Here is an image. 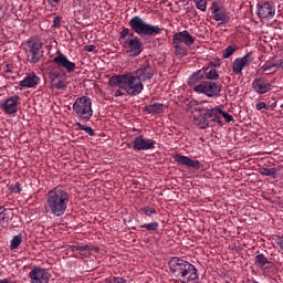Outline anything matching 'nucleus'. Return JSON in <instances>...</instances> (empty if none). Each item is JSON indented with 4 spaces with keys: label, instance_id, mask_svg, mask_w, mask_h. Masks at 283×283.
Instances as JSON below:
<instances>
[{
    "label": "nucleus",
    "instance_id": "nucleus-1",
    "mask_svg": "<svg viewBox=\"0 0 283 283\" xmlns=\"http://www.w3.org/2000/svg\"><path fill=\"white\" fill-rule=\"evenodd\" d=\"M67 205H70V192L61 186L49 190L45 195L46 213H50L55 218L65 216Z\"/></svg>",
    "mask_w": 283,
    "mask_h": 283
},
{
    "label": "nucleus",
    "instance_id": "nucleus-2",
    "mask_svg": "<svg viewBox=\"0 0 283 283\" xmlns=\"http://www.w3.org/2000/svg\"><path fill=\"white\" fill-rule=\"evenodd\" d=\"M168 264L172 275L175 277H182L185 283H198V280H200L196 265L180 258L170 259Z\"/></svg>",
    "mask_w": 283,
    "mask_h": 283
},
{
    "label": "nucleus",
    "instance_id": "nucleus-3",
    "mask_svg": "<svg viewBox=\"0 0 283 283\" xmlns=\"http://www.w3.org/2000/svg\"><path fill=\"white\" fill-rule=\"evenodd\" d=\"M109 85L125 90L129 96H138L145 90L143 82L134 73L113 76L109 80Z\"/></svg>",
    "mask_w": 283,
    "mask_h": 283
},
{
    "label": "nucleus",
    "instance_id": "nucleus-4",
    "mask_svg": "<svg viewBox=\"0 0 283 283\" xmlns=\"http://www.w3.org/2000/svg\"><path fill=\"white\" fill-rule=\"evenodd\" d=\"M128 25L132 28L135 34H138V36L142 38L156 36L163 32L160 27L147 23V21L138 15L133 17L129 20Z\"/></svg>",
    "mask_w": 283,
    "mask_h": 283
},
{
    "label": "nucleus",
    "instance_id": "nucleus-5",
    "mask_svg": "<svg viewBox=\"0 0 283 283\" xmlns=\"http://www.w3.org/2000/svg\"><path fill=\"white\" fill-rule=\"evenodd\" d=\"M73 112L78 120L82 123H90V119L94 116L92 98L87 96L77 97L73 104Z\"/></svg>",
    "mask_w": 283,
    "mask_h": 283
},
{
    "label": "nucleus",
    "instance_id": "nucleus-6",
    "mask_svg": "<svg viewBox=\"0 0 283 283\" xmlns=\"http://www.w3.org/2000/svg\"><path fill=\"white\" fill-rule=\"evenodd\" d=\"M42 50L43 43H41V41L30 40L25 49L27 61L32 65L39 63V61L43 59L44 52Z\"/></svg>",
    "mask_w": 283,
    "mask_h": 283
},
{
    "label": "nucleus",
    "instance_id": "nucleus-7",
    "mask_svg": "<svg viewBox=\"0 0 283 283\" xmlns=\"http://www.w3.org/2000/svg\"><path fill=\"white\" fill-rule=\"evenodd\" d=\"M193 90L198 94H205L206 96H209V98H218L222 92V84L218 82H203L195 86Z\"/></svg>",
    "mask_w": 283,
    "mask_h": 283
},
{
    "label": "nucleus",
    "instance_id": "nucleus-8",
    "mask_svg": "<svg viewBox=\"0 0 283 283\" xmlns=\"http://www.w3.org/2000/svg\"><path fill=\"white\" fill-rule=\"evenodd\" d=\"M52 63L57 66L60 72H67V74H72L76 70V63L70 61L67 55L63 54L61 51H57V54L55 57H53Z\"/></svg>",
    "mask_w": 283,
    "mask_h": 283
},
{
    "label": "nucleus",
    "instance_id": "nucleus-9",
    "mask_svg": "<svg viewBox=\"0 0 283 283\" xmlns=\"http://www.w3.org/2000/svg\"><path fill=\"white\" fill-rule=\"evenodd\" d=\"M220 106H217L214 108H206L205 113L200 115L193 113L195 124L198 125L200 129H207V127H209V119H211L214 114H220Z\"/></svg>",
    "mask_w": 283,
    "mask_h": 283
},
{
    "label": "nucleus",
    "instance_id": "nucleus-10",
    "mask_svg": "<svg viewBox=\"0 0 283 283\" xmlns=\"http://www.w3.org/2000/svg\"><path fill=\"white\" fill-rule=\"evenodd\" d=\"M127 147H133L134 151H149V149H156V140L139 135L132 144H127Z\"/></svg>",
    "mask_w": 283,
    "mask_h": 283
},
{
    "label": "nucleus",
    "instance_id": "nucleus-11",
    "mask_svg": "<svg viewBox=\"0 0 283 283\" xmlns=\"http://www.w3.org/2000/svg\"><path fill=\"white\" fill-rule=\"evenodd\" d=\"M49 81L53 90H67V74L64 71H50Z\"/></svg>",
    "mask_w": 283,
    "mask_h": 283
},
{
    "label": "nucleus",
    "instance_id": "nucleus-12",
    "mask_svg": "<svg viewBox=\"0 0 283 283\" xmlns=\"http://www.w3.org/2000/svg\"><path fill=\"white\" fill-rule=\"evenodd\" d=\"M258 17L261 21H271L275 17V3L274 2H259L256 4Z\"/></svg>",
    "mask_w": 283,
    "mask_h": 283
},
{
    "label": "nucleus",
    "instance_id": "nucleus-13",
    "mask_svg": "<svg viewBox=\"0 0 283 283\" xmlns=\"http://www.w3.org/2000/svg\"><path fill=\"white\" fill-rule=\"evenodd\" d=\"M251 88L259 95L269 94L273 90V83L266 77H255L251 83Z\"/></svg>",
    "mask_w": 283,
    "mask_h": 283
},
{
    "label": "nucleus",
    "instance_id": "nucleus-14",
    "mask_svg": "<svg viewBox=\"0 0 283 283\" xmlns=\"http://www.w3.org/2000/svg\"><path fill=\"white\" fill-rule=\"evenodd\" d=\"M251 63H253V53L252 52L247 53L243 57H237L232 62L233 74H235L237 76H242V70H244V67H249V65H251Z\"/></svg>",
    "mask_w": 283,
    "mask_h": 283
},
{
    "label": "nucleus",
    "instance_id": "nucleus-15",
    "mask_svg": "<svg viewBox=\"0 0 283 283\" xmlns=\"http://www.w3.org/2000/svg\"><path fill=\"white\" fill-rule=\"evenodd\" d=\"M29 277L31 280V283H48L50 282V277H52V274H50V271L45 270L41 266H34L30 273Z\"/></svg>",
    "mask_w": 283,
    "mask_h": 283
},
{
    "label": "nucleus",
    "instance_id": "nucleus-16",
    "mask_svg": "<svg viewBox=\"0 0 283 283\" xmlns=\"http://www.w3.org/2000/svg\"><path fill=\"white\" fill-rule=\"evenodd\" d=\"M123 46L128 48L127 52H129L132 56H140V54H143V50H145L143 41H140V38L136 35L134 38L126 39Z\"/></svg>",
    "mask_w": 283,
    "mask_h": 283
},
{
    "label": "nucleus",
    "instance_id": "nucleus-17",
    "mask_svg": "<svg viewBox=\"0 0 283 283\" xmlns=\"http://www.w3.org/2000/svg\"><path fill=\"white\" fill-rule=\"evenodd\" d=\"M21 102V97L19 95H13L7 98L6 101H2L1 108L4 114H8L10 116L17 114L19 112V103Z\"/></svg>",
    "mask_w": 283,
    "mask_h": 283
},
{
    "label": "nucleus",
    "instance_id": "nucleus-18",
    "mask_svg": "<svg viewBox=\"0 0 283 283\" xmlns=\"http://www.w3.org/2000/svg\"><path fill=\"white\" fill-rule=\"evenodd\" d=\"M181 43H185L187 45V48H190V45H193L196 43V38H193V35H191V34H189V31H187V30L175 33L172 35V44L181 45Z\"/></svg>",
    "mask_w": 283,
    "mask_h": 283
},
{
    "label": "nucleus",
    "instance_id": "nucleus-19",
    "mask_svg": "<svg viewBox=\"0 0 283 283\" xmlns=\"http://www.w3.org/2000/svg\"><path fill=\"white\" fill-rule=\"evenodd\" d=\"M133 74L136 75L142 83H145V81L154 78V69L149 63H144L138 67V70L133 72Z\"/></svg>",
    "mask_w": 283,
    "mask_h": 283
},
{
    "label": "nucleus",
    "instance_id": "nucleus-20",
    "mask_svg": "<svg viewBox=\"0 0 283 283\" xmlns=\"http://www.w3.org/2000/svg\"><path fill=\"white\" fill-rule=\"evenodd\" d=\"M212 19L213 21H219V25H224V23H229V21L231 20L227 11L216 4V2H213Z\"/></svg>",
    "mask_w": 283,
    "mask_h": 283
},
{
    "label": "nucleus",
    "instance_id": "nucleus-21",
    "mask_svg": "<svg viewBox=\"0 0 283 283\" xmlns=\"http://www.w3.org/2000/svg\"><path fill=\"white\" fill-rule=\"evenodd\" d=\"M175 163H178L181 166L189 167L190 169H200V161L193 160L185 155L176 154L174 155Z\"/></svg>",
    "mask_w": 283,
    "mask_h": 283
},
{
    "label": "nucleus",
    "instance_id": "nucleus-22",
    "mask_svg": "<svg viewBox=\"0 0 283 283\" xmlns=\"http://www.w3.org/2000/svg\"><path fill=\"white\" fill-rule=\"evenodd\" d=\"M67 251H71L72 253H80L82 258H90V251H98V248H91L87 244H75L69 245Z\"/></svg>",
    "mask_w": 283,
    "mask_h": 283
},
{
    "label": "nucleus",
    "instance_id": "nucleus-23",
    "mask_svg": "<svg viewBox=\"0 0 283 283\" xmlns=\"http://www.w3.org/2000/svg\"><path fill=\"white\" fill-rule=\"evenodd\" d=\"M41 83V77L36 73H29L25 77L19 82L20 87H36Z\"/></svg>",
    "mask_w": 283,
    "mask_h": 283
},
{
    "label": "nucleus",
    "instance_id": "nucleus-24",
    "mask_svg": "<svg viewBox=\"0 0 283 283\" xmlns=\"http://www.w3.org/2000/svg\"><path fill=\"white\" fill-rule=\"evenodd\" d=\"M254 264H255V266L261 269V271H269L271 269V266H273V262L269 261V259L262 253L258 254L254 258Z\"/></svg>",
    "mask_w": 283,
    "mask_h": 283
},
{
    "label": "nucleus",
    "instance_id": "nucleus-25",
    "mask_svg": "<svg viewBox=\"0 0 283 283\" xmlns=\"http://www.w3.org/2000/svg\"><path fill=\"white\" fill-rule=\"evenodd\" d=\"M216 67H218V65L214 64L213 66L201 69L205 81H218V78H220V74H218Z\"/></svg>",
    "mask_w": 283,
    "mask_h": 283
},
{
    "label": "nucleus",
    "instance_id": "nucleus-26",
    "mask_svg": "<svg viewBox=\"0 0 283 283\" xmlns=\"http://www.w3.org/2000/svg\"><path fill=\"white\" fill-rule=\"evenodd\" d=\"M13 213L11 209H8L3 206H0V224L1 227H8L10 220L13 218Z\"/></svg>",
    "mask_w": 283,
    "mask_h": 283
},
{
    "label": "nucleus",
    "instance_id": "nucleus-27",
    "mask_svg": "<svg viewBox=\"0 0 283 283\" xmlns=\"http://www.w3.org/2000/svg\"><path fill=\"white\" fill-rule=\"evenodd\" d=\"M202 81H205V73L201 70H199L190 75L188 80V85L195 88L197 87V85H200Z\"/></svg>",
    "mask_w": 283,
    "mask_h": 283
},
{
    "label": "nucleus",
    "instance_id": "nucleus-28",
    "mask_svg": "<svg viewBox=\"0 0 283 283\" xmlns=\"http://www.w3.org/2000/svg\"><path fill=\"white\" fill-rule=\"evenodd\" d=\"M144 112L147 114H163L165 112V104L150 103L144 107Z\"/></svg>",
    "mask_w": 283,
    "mask_h": 283
},
{
    "label": "nucleus",
    "instance_id": "nucleus-29",
    "mask_svg": "<svg viewBox=\"0 0 283 283\" xmlns=\"http://www.w3.org/2000/svg\"><path fill=\"white\" fill-rule=\"evenodd\" d=\"M259 174H261V176H270L273 179L277 178V169L276 168L261 167V168H259Z\"/></svg>",
    "mask_w": 283,
    "mask_h": 283
},
{
    "label": "nucleus",
    "instance_id": "nucleus-30",
    "mask_svg": "<svg viewBox=\"0 0 283 283\" xmlns=\"http://www.w3.org/2000/svg\"><path fill=\"white\" fill-rule=\"evenodd\" d=\"M75 127H77L81 132H85V134H88V136H96V132L92 127L85 126L80 122L75 123Z\"/></svg>",
    "mask_w": 283,
    "mask_h": 283
},
{
    "label": "nucleus",
    "instance_id": "nucleus-31",
    "mask_svg": "<svg viewBox=\"0 0 283 283\" xmlns=\"http://www.w3.org/2000/svg\"><path fill=\"white\" fill-rule=\"evenodd\" d=\"M238 52V46L233 45H228L223 51H222V57L223 59H230V56H233Z\"/></svg>",
    "mask_w": 283,
    "mask_h": 283
},
{
    "label": "nucleus",
    "instance_id": "nucleus-32",
    "mask_svg": "<svg viewBox=\"0 0 283 283\" xmlns=\"http://www.w3.org/2000/svg\"><path fill=\"white\" fill-rule=\"evenodd\" d=\"M21 242H23V237L21 234L14 235L10 243L11 251L19 249Z\"/></svg>",
    "mask_w": 283,
    "mask_h": 283
},
{
    "label": "nucleus",
    "instance_id": "nucleus-33",
    "mask_svg": "<svg viewBox=\"0 0 283 283\" xmlns=\"http://www.w3.org/2000/svg\"><path fill=\"white\" fill-rule=\"evenodd\" d=\"M262 72H269V74H275L277 72L275 70V63L266 62L264 65L261 66Z\"/></svg>",
    "mask_w": 283,
    "mask_h": 283
},
{
    "label": "nucleus",
    "instance_id": "nucleus-34",
    "mask_svg": "<svg viewBox=\"0 0 283 283\" xmlns=\"http://www.w3.org/2000/svg\"><path fill=\"white\" fill-rule=\"evenodd\" d=\"M160 224L158 222H151V223H144L143 226H139V229H146V231H158V228Z\"/></svg>",
    "mask_w": 283,
    "mask_h": 283
},
{
    "label": "nucleus",
    "instance_id": "nucleus-35",
    "mask_svg": "<svg viewBox=\"0 0 283 283\" xmlns=\"http://www.w3.org/2000/svg\"><path fill=\"white\" fill-rule=\"evenodd\" d=\"M140 213H144V216H148V217H151V216H156L158 212L156 211V209H153L151 207L149 206H145V207H142L139 209Z\"/></svg>",
    "mask_w": 283,
    "mask_h": 283
},
{
    "label": "nucleus",
    "instance_id": "nucleus-36",
    "mask_svg": "<svg viewBox=\"0 0 283 283\" xmlns=\"http://www.w3.org/2000/svg\"><path fill=\"white\" fill-rule=\"evenodd\" d=\"M127 36H130V39L135 38L136 34L134 32H132L129 29L124 28L120 31V36H119V41H125V39H127Z\"/></svg>",
    "mask_w": 283,
    "mask_h": 283
},
{
    "label": "nucleus",
    "instance_id": "nucleus-37",
    "mask_svg": "<svg viewBox=\"0 0 283 283\" xmlns=\"http://www.w3.org/2000/svg\"><path fill=\"white\" fill-rule=\"evenodd\" d=\"M196 8L201 10V12L207 11V0H195Z\"/></svg>",
    "mask_w": 283,
    "mask_h": 283
},
{
    "label": "nucleus",
    "instance_id": "nucleus-38",
    "mask_svg": "<svg viewBox=\"0 0 283 283\" xmlns=\"http://www.w3.org/2000/svg\"><path fill=\"white\" fill-rule=\"evenodd\" d=\"M107 283H127V280L120 277V276H111L106 279Z\"/></svg>",
    "mask_w": 283,
    "mask_h": 283
},
{
    "label": "nucleus",
    "instance_id": "nucleus-39",
    "mask_svg": "<svg viewBox=\"0 0 283 283\" xmlns=\"http://www.w3.org/2000/svg\"><path fill=\"white\" fill-rule=\"evenodd\" d=\"M272 240L275 242V244H277V247H280V249H283V237L275 234L273 235Z\"/></svg>",
    "mask_w": 283,
    "mask_h": 283
},
{
    "label": "nucleus",
    "instance_id": "nucleus-40",
    "mask_svg": "<svg viewBox=\"0 0 283 283\" xmlns=\"http://www.w3.org/2000/svg\"><path fill=\"white\" fill-rule=\"evenodd\" d=\"M219 114H220L221 116H223L226 123H231V122H233V116H232L231 114H229V113H227V112H224V111H222V109H221V112H219Z\"/></svg>",
    "mask_w": 283,
    "mask_h": 283
},
{
    "label": "nucleus",
    "instance_id": "nucleus-41",
    "mask_svg": "<svg viewBox=\"0 0 283 283\" xmlns=\"http://www.w3.org/2000/svg\"><path fill=\"white\" fill-rule=\"evenodd\" d=\"M11 191L12 193H21V184L15 182L14 185H11Z\"/></svg>",
    "mask_w": 283,
    "mask_h": 283
},
{
    "label": "nucleus",
    "instance_id": "nucleus-42",
    "mask_svg": "<svg viewBox=\"0 0 283 283\" xmlns=\"http://www.w3.org/2000/svg\"><path fill=\"white\" fill-rule=\"evenodd\" d=\"M255 108L258 109V112H262V109H269V107L266 106V103H264V102H259L255 105Z\"/></svg>",
    "mask_w": 283,
    "mask_h": 283
},
{
    "label": "nucleus",
    "instance_id": "nucleus-43",
    "mask_svg": "<svg viewBox=\"0 0 283 283\" xmlns=\"http://www.w3.org/2000/svg\"><path fill=\"white\" fill-rule=\"evenodd\" d=\"M211 123H219V125L222 123L220 120V113H214L212 117L210 118Z\"/></svg>",
    "mask_w": 283,
    "mask_h": 283
},
{
    "label": "nucleus",
    "instance_id": "nucleus-44",
    "mask_svg": "<svg viewBox=\"0 0 283 283\" xmlns=\"http://www.w3.org/2000/svg\"><path fill=\"white\" fill-rule=\"evenodd\" d=\"M175 50L177 54H185L186 52L185 46H182L181 44H175Z\"/></svg>",
    "mask_w": 283,
    "mask_h": 283
},
{
    "label": "nucleus",
    "instance_id": "nucleus-45",
    "mask_svg": "<svg viewBox=\"0 0 283 283\" xmlns=\"http://www.w3.org/2000/svg\"><path fill=\"white\" fill-rule=\"evenodd\" d=\"M53 28H61V17L56 15L53 19Z\"/></svg>",
    "mask_w": 283,
    "mask_h": 283
},
{
    "label": "nucleus",
    "instance_id": "nucleus-46",
    "mask_svg": "<svg viewBox=\"0 0 283 283\" xmlns=\"http://www.w3.org/2000/svg\"><path fill=\"white\" fill-rule=\"evenodd\" d=\"M274 67H275V71L277 72L279 70H283V60H277L275 63H274Z\"/></svg>",
    "mask_w": 283,
    "mask_h": 283
},
{
    "label": "nucleus",
    "instance_id": "nucleus-47",
    "mask_svg": "<svg viewBox=\"0 0 283 283\" xmlns=\"http://www.w3.org/2000/svg\"><path fill=\"white\" fill-rule=\"evenodd\" d=\"M193 111L199 112V114H200V112H205L206 109H205V106H202V104H197L195 106Z\"/></svg>",
    "mask_w": 283,
    "mask_h": 283
},
{
    "label": "nucleus",
    "instance_id": "nucleus-48",
    "mask_svg": "<svg viewBox=\"0 0 283 283\" xmlns=\"http://www.w3.org/2000/svg\"><path fill=\"white\" fill-rule=\"evenodd\" d=\"M94 50H96V45L94 44H88L85 46L86 52H94Z\"/></svg>",
    "mask_w": 283,
    "mask_h": 283
},
{
    "label": "nucleus",
    "instance_id": "nucleus-49",
    "mask_svg": "<svg viewBox=\"0 0 283 283\" xmlns=\"http://www.w3.org/2000/svg\"><path fill=\"white\" fill-rule=\"evenodd\" d=\"M118 96H123V91H122V90L115 91L114 97H115V98H118Z\"/></svg>",
    "mask_w": 283,
    "mask_h": 283
},
{
    "label": "nucleus",
    "instance_id": "nucleus-50",
    "mask_svg": "<svg viewBox=\"0 0 283 283\" xmlns=\"http://www.w3.org/2000/svg\"><path fill=\"white\" fill-rule=\"evenodd\" d=\"M50 4L52 6V8H56V6H59V0H52Z\"/></svg>",
    "mask_w": 283,
    "mask_h": 283
}]
</instances>
